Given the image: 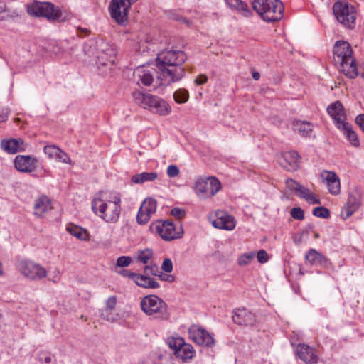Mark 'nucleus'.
<instances>
[{
	"label": "nucleus",
	"mask_w": 364,
	"mask_h": 364,
	"mask_svg": "<svg viewBox=\"0 0 364 364\" xmlns=\"http://www.w3.org/2000/svg\"><path fill=\"white\" fill-rule=\"evenodd\" d=\"M182 50H161V87L180 81L185 75L181 65L186 60Z\"/></svg>",
	"instance_id": "nucleus-1"
},
{
	"label": "nucleus",
	"mask_w": 364,
	"mask_h": 364,
	"mask_svg": "<svg viewBox=\"0 0 364 364\" xmlns=\"http://www.w3.org/2000/svg\"><path fill=\"white\" fill-rule=\"evenodd\" d=\"M333 53L335 61L340 64L341 71L350 79L355 78L358 75V71L349 43L345 41H336Z\"/></svg>",
	"instance_id": "nucleus-2"
},
{
	"label": "nucleus",
	"mask_w": 364,
	"mask_h": 364,
	"mask_svg": "<svg viewBox=\"0 0 364 364\" xmlns=\"http://www.w3.org/2000/svg\"><path fill=\"white\" fill-rule=\"evenodd\" d=\"M120 202L118 197H114V200L105 201L97 195L92 200V210L107 223H116L121 212Z\"/></svg>",
	"instance_id": "nucleus-3"
},
{
	"label": "nucleus",
	"mask_w": 364,
	"mask_h": 364,
	"mask_svg": "<svg viewBox=\"0 0 364 364\" xmlns=\"http://www.w3.org/2000/svg\"><path fill=\"white\" fill-rule=\"evenodd\" d=\"M252 5L264 21H278L283 16L284 5L279 0H254Z\"/></svg>",
	"instance_id": "nucleus-4"
},
{
	"label": "nucleus",
	"mask_w": 364,
	"mask_h": 364,
	"mask_svg": "<svg viewBox=\"0 0 364 364\" xmlns=\"http://www.w3.org/2000/svg\"><path fill=\"white\" fill-rule=\"evenodd\" d=\"M221 189V183L215 177L201 178L196 181L194 190L203 199L214 196Z\"/></svg>",
	"instance_id": "nucleus-5"
},
{
	"label": "nucleus",
	"mask_w": 364,
	"mask_h": 364,
	"mask_svg": "<svg viewBox=\"0 0 364 364\" xmlns=\"http://www.w3.org/2000/svg\"><path fill=\"white\" fill-rule=\"evenodd\" d=\"M19 272L31 281H40L48 276V271L38 263L31 260H22L18 264Z\"/></svg>",
	"instance_id": "nucleus-6"
},
{
	"label": "nucleus",
	"mask_w": 364,
	"mask_h": 364,
	"mask_svg": "<svg viewBox=\"0 0 364 364\" xmlns=\"http://www.w3.org/2000/svg\"><path fill=\"white\" fill-rule=\"evenodd\" d=\"M333 14L336 19L347 28H352L354 27L355 15L354 7L348 6L345 0H339L336 1L333 6Z\"/></svg>",
	"instance_id": "nucleus-7"
},
{
	"label": "nucleus",
	"mask_w": 364,
	"mask_h": 364,
	"mask_svg": "<svg viewBox=\"0 0 364 364\" xmlns=\"http://www.w3.org/2000/svg\"><path fill=\"white\" fill-rule=\"evenodd\" d=\"M27 11L30 15L46 17L51 21L58 19L61 14L58 8L48 2H36L27 7Z\"/></svg>",
	"instance_id": "nucleus-8"
},
{
	"label": "nucleus",
	"mask_w": 364,
	"mask_h": 364,
	"mask_svg": "<svg viewBox=\"0 0 364 364\" xmlns=\"http://www.w3.org/2000/svg\"><path fill=\"white\" fill-rule=\"evenodd\" d=\"M188 333V338L199 346L212 347L215 344V341L210 334L199 325H191Z\"/></svg>",
	"instance_id": "nucleus-9"
},
{
	"label": "nucleus",
	"mask_w": 364,
	"mask_h": 364,
	"mask_svg": "<svg viewBox=\"0 0 364 364\" xmlns=\"http://www.w3.org/2000/svg\"><path fill=\"white\" fill-rule=\"evenodd\" d=\"M131 4L129 0H112L109 4L112 18L119 23L127 21Z\"/></svg>",
	"instance_id": "nucleus-10"
},
{
	"label": "nucleus",
	"mask_w": 364,
	"mask_h": 364,
	"mask_svg": "<svg viewBox=\"0 0 364 364\" xmlns=\"http://www.w3.org/2000/svg\"><path fill=\"white\" fill-rule=\"evenodd\" d=\"M38 162L37 158L31 155H17L14 161L15 168L26 173L36 171Z\"/></svg>",
	"instance_id": "nucleus-11"
},
{
	"label": "nucleus",
	"mask_w": 364,
	"mask_h": 364,
	"mask_svg": "<svg viewBox=\"0 0 364 364\" xmlns=\"http://www.w3.org/2000/svg\"><path fill=\"white\" fill-rule=\"evenodd\" d=\"M360 200L361 193L358 188H354L349 192L347 202L341 213L343 219L351 216L359 208Z\"/></svg>",
	"instance_id": "nucleus-12"
},
{
	"label": "nucleus",
	"mask_w": 364,
	"mask_h": 364,
	"mask_svg": "<svg viewBox=\"0 0 364 364\" xmlns=\"http://www.w3.org/2000/svg\"><path fill=\"white\" fill-rule=\"evenodd\" d=\"M215 218L212 220L211 223L216 228L232 230L235 228L236 221L235 218L225 211H215Z\"/></svg>",
	"instance_id": "nucleus-13"
},
{
	"label": "nucleus",
	"mask_w": 364,
	"mask_h": 364,
	"mask_svg": "<svg viewBox=\"0 0 364 364\" xmlns=\"http://www.w3.org/2000/svg\"><path fill=\"white\" fill-rule=\"evenodd\" d=\"M135 102L138 105H143L144 108H148L153 112H158L159 100L157 96L146 93H142L136 91L132 93Z\"/></svg>",
	"instance_id": "nucleus-14"
},
{
	"label": "nucleus",
	"mask_w": 364,
	"mask_h": 364,
	"mask_svg": "<svg viewBox=\"0 0 364 364\" xmlns=\"http://www.w3.org/2000/svg\"><path fill=\"white\" fill-rule=\"evenodd\" d=\"M157 201L152 198H146L141 204L137 216V223L140 225L146 224L151 216L156 212Z\"/></svg>",
	"instance_id": "nucleus-15"
},
{
	"label": "nucleus",
	"mask_w": 364,
	"mask_h": 364,
	"mask_svg": "<svg viewBox=\"0 0 364 364\" xmlns=\"http://www.w3.org/2000/svg\"><path fill=\"white\" fill-rule=\"evenodd\" d=\"M183 230L182 225L176 227L172 222L164 220L161 226V239L171 241L182 237Z\"/></svg>",
	"instance_id": "nucleus-16"
},
{
	"label": "nucleus",
	"mask_w": 364,
	"mask_h": 364,
	"mask_svg": "<svg viewBox=\"0 0 364 364\" xmlns=\"http://www.w3.org/2000/svg\"><path fill=\"white\" fill-rule=\"evenodd\" d=\"M300 156L296 151L285 152L278 159L280 166L288 171H296L299 168Z\"/></svg>",
	"instance_id": "nucleus-17"
},
{
	"label": "nucleus",
	"mask_w": 364,
	"mask_h": 364,
	"mask_svg": "<svg viewBox=\"0 0 364 364\" xmlns=\"http://www.w3.org/2000/svg\"><path fill=\"white\" fill-rule=\"evenodd\" d=\"M296 355L306 364H316L318 362V357L316 350L304 343H299L296 348Z\"/></svg>",
	"instance_id": "nucleus-18"
},
{
	"label": "nucleus",
	"mask_w": 364,
	"mask_h": 364,
	"mask_svg": "<svg viewBox=\"0 0 364 364\" xmlns=\"http://www.w3.org/2000/svg\"><path fill=\"white\" fill-rule=\"evenodd\" d=\"M232 321L238 325H252L255 321V316L246 308L235 309L232 311Z\"/></svg>",
	"instance_id": "nucleus-19"
},
{
	"label": "nucleus",
	"mask_w": 364,
	"mask_h": 364,
	"mask_svg": "<svg viewBox=\"0 0 364 364\" xmlns=\"http://www.w3.org/2000/svg\"><path fill=\"white\" fill-rule=\"evenodd\" d=\"M305 259L311 265L321 266L327 269L332 267V263L328 258L313 248L306 253Z\"/></svg>",
	"instance_id": "nucleus-20"
},
{
	"label": "nucleus",
	"mask_w": 364,
	"mask_h": 364,
	"mask_svg": "<svg viewBox=\"0 0 364 364\" xmlns=\"http://www.w3.org/2000/svg\"><path fill=\"white\" fill-rule=\"evenodd\" d=\"M1 149L8 154H14L19 151H24L26 149V144L21 139H3L1 142Z\"/></svg>",
	"instance_id": "nucleus-21"
},
{
	"label": "nucleus",
	"mask_w": 364,
	"mask_h": 364,
	"mask_svg": "<svg viewBox=\"0 0 364 364\" xmlns=\"http://www.w3.org/2000/svg\"><path fill=\"white\" fill-rule=\"evenodd\" d=\"M52 209L51 200L46 196H41L34 201L33 214L38 218H42Z\"/></svg>",
	"instance_id": "nucleus-22"
},
{
	"label": "nucleus",
	"mask_w": 364,
	"mask_h": 364,
	"mask_svg": "<svg viewBox=\"0 0 364 364\" xmlns=\"http://www.w3.org/2000/svg\"><path fill=\"white\" fill-rule=\"evenodd\" d=\"M328 114L333 118L336 127H338V122H345V112L342 103L340 101H336L327 107Z\"/></svg>",
	"instance_id": "nucleus-23"
},
{
	"label": "nucleus",
	"mask_w": 364,
	"mask_h": 364,
	"mask_svg": "<svg viewBox=\"0 0 364 364\" xmlns=\"http://www.w3.org/2000/svg\"><path fill=\"white\" fill-rule=\"evenodd\" d=\"M141 306L143 311L147 315H152L159 311V299L156 296L149 295L145 296L141 301Z\"/></svg>",
	"instance_id": "nucleus-24"
},
{
	"label": "nucleus",
	"mask_w": 364,
	"mask_h": 364,
	"mask_svg": "<svg viewBox=\"0 0 364 364\" xmlns=\"http://www.w3.org/2000/svg\"><path fill=\"white\" fill-rule=\"evenodd\" d=\"M325 179L328 191L332 195H338L340 193L341 185L338 177L331 171H326L321 175Z\"/></svg>",
	"instance_id": "nucleus-25"
},
{
	"label": "nucleus",
	"mask_w": 364,
	"mask_h": 364,
	"mask_svg": "<svg viewBox=\"0 0 364 364\" xmlns=\"http://www.w3.org/2000/svg\"><path fill=\"white\" fill-rule=\"evenodd\" d=\"M339 125L337 127L343 132L346 138L349 141L350 144L354 147L360 146V141L357 133L353 129L352 125L347 122H338Z\"/></svg>",
	"instance_id": "nucleus-26"
},
{
	"label": "nucleus",
	"mask_w": 364,
	"mask_h": 364,
	"mask_svg": "<svg viewBox=\"0 0 364 364\" xmlns=\"http://www.w3.org/2000/svg\"><path fill=\"white\" fill-rule=\"evenodd\" d=\"M134 80L138 85H150L153 82V76L149 70L144 67H139L134 71Z\"/></svg>",
	"instance_id": "nucleus-27"
},
{
	"label": "nucleus",
	"mask_w": 364,
	"mask_h": 364,
	"mask_svg": "<svg viewBox=\"0 0 364 364\" xmlns=\"http://www.w3.org/2000/svg\"><path fill=\"white\" fill-rule=\"evenodd\" d=\"M295 194L300 198L304 199L309 204H321V200L317 198L309 188L300 184Z\"/></svg>",
	"instance_id": "nucleus-28"
},
{
	"label": "nucleus",
	"mask_w": 364,
	"mask_h": 364,
	"mask_svg": "<svg viewBox=\"0 0 364 364\" xmlns=\"http://www.w3.org/2000/svg\"><path fill=\"white\" fill-rule=\"evenodd\" d=\"M174 354L178 358H180L183 362H188L194 357L195 350L191 344L184 342L181 347L178 348Z\"/></svg>",
	"instance_id": "nucleus-29"
},
{
	"label": "nucleus",
	"mask_w": 364,
	"mask_h": 364,
	"mask_svg": "<svg viewBox=\"0 0 364 364\" xmlns=\"http://www.w3.org/2000/svg\"><path fill=\"white\" fill-rule=\"evenodd\" d=\"M66 230L73 236L82 241H87L90 240V235L88 232L82 227L68 224L66 227Z\"/></svg>",
	"instance_id": "nucleus-30"
},
{
	"label": "nucleus",
	"mask_w": 364,
	"mask_h": 364,
	"mask_svg": "<svg viewBox=\"0 0 364 364\" xmlns=\"http://www.w3.org/2000/svg\"><path fill=\"white\" fill-rule=\"evenodd\" d=\"M133 281L138 285L145 288H156L158 283L146 275L135 274Z\"/></svg>",
	"instance_id": "nucleus-31"
},
{
	"label": "nucleus",
	"mask_w": 364,
	"mask_h": 364,
	"mask_svg": "<svg viewBox=\"0 0 364 364\" xmlns=\"http://www.w3.org/2000/svg\"><path fill=\"white\" fill-rule=\"evenodd\" d=\"M153 257V250L150 248L138 250L135 252L134 259L143 264H147Z\"/></svg>",
	"instance_id": "nucleus-32"
},
{
	"label": "nucleus",
	"mask_w": 364,
	"mask_h": 364,
	"mask_svg": "<svg viewBox=\"0 0 364 364\" xmlns=\"http://www.w3.org/2000/svg\"><path fill=\"white\" fill-rule=\"evenodd\" d=\"M158 178L156 172H143L132 176V181L134 183H144L147 181H152Z\"/></svg>",
	"instance_id": "nucleus-33"
},
{
	"label": "nucleus",
	"mask_w": 364,
	"mask_h": 364,
	"mask_svg": "<svg viewBox=\"0 0 364 364\" xmlns=\"http://www.w3.org/2000/svg\"><path fill=\"white\" fill-rule=\"evenodd\" d=\"M293 129L295 132L302 136H308L312 131V125L305 121H296L293 124Z\"/></svg>",
	"instance_id": "nucleus-34"
},
{
	"label": "nucleus",
	"mask_w": 364,
	"mask_h": 364,
	"mask_svg": "<svg viewBox=\"0 0 364 364\" xmlns=\"http://www.w3.org/2000/svg\"><path fill=\"white\" fill-rule=\"evenodd\" d=\"M184 342L185 340L179 336H171L166 339L167 345L171 349L173 350L174 353L178 350V348L181 347Z\"/></svg>",
	"instance_id": "nucleus-35"
},
{
	"label": "nucleus",
	"mask_w": 364,
	"mask_h": 364,
	"mask_svg": "<svg viewBox=\"0 0 364 364\" xmlns=\"http://www.w3.org/2000/svg\"><path fill=\"white\" fill-rule=\"evenodd\" d=\"M173 99L178 104L186 103L189 99V92L184 88H180L173 93Z\"/></svg>",
	"instance_id": "nucleus-36"
},
{
	"label": "nucleus",
	"mask_w": 364,
	"mask_h": 364,
	"mask_svg": "<svg viewBox=\"0 0 364 364\" xmlns=\"http://www.w3.org/2000/svg\"><path fill=\"white\" fill-rule=\"evenodd\" d=\"M313 215L318 218L326 219L330 217V211L325 207L318 206L314 208Z\"/></svg>",
	"instance_id": "nucleus-37"
},
{
	"label": "nucleus",
	"mask_w": 364,
	"mask_h": 364,
	"mask_svg": "<svg viewBox=\"0 0 364 364\" xmlns=\"http://www.w3.org/2000/svg\"><path fill=\"white\" fill-rule=\"evenodd\" d=\"M60 148L55 145H48L43 149L44 153L50 159L55 160L58 154L59 153Z\"/></svg>",
	"instance_id": "nucleus-38"
},
{
	"label": "nucleus",
	"mask_w": 364,
	"mask_h": 364,
	"mask_svg": "<svg viewBox=\"0 0 364 364\" xmlns=\"http://www.w3.org/2000/svg\"><path fill=\"white\" fill-rule=\"evenodd\" d=\"M255 257L253 252H246L242 255L238 259V264L240 266H245L248 264Z\"/></svg>",
	"instance_id": "nucleus-39"
},
{
	"label": "nucleus",
	"mask_w": 364,
	"mask_h": 364,
	"mask_svg": "<svg viewBox=\"0 0 364 364\" xmlns=\"http://www.w3.org/2000/svg\"><path fill=\"white\" fill-rule=\"evenodd\" d=\"M48 280L53 283H58L60 279V272L57 267L53 268L50 272H48Z\"/></svg>",
	"instance_id": "nucleus-40"
},
{
	"label": "nucleus",
	"mask_w": 364,
	"mask_h": 364,
	"mask_svg": "<svg viewBox=\"0 0 364 364\" xmlns=\"http://www.w3.org/2000/svg\"><path fill=\"white\" fill-rule=\"evenodd\" d=\"M300 184L301 183H299L296 181H295L294 179L291 178H287L285 181V185H286L287 188L291 192H293L294 193L296 192V190L299 187Z\"/></svg>",
	"instance_id": "nucleus-41"
},
{
	"label": "nucleus",
	"mask_w": 364,
	"mask_h": 364,
	"mask_svg": "<svg viewBox=\"0 0 364 364\" xmlns=\"http://www.w3.org/2000/svg\"><path fill=\"white\" fill-rule=\"evenodd\" d=\"M132 258L128 256H121L117 259L116 266L119 267H125L129 266L132 262Z\"/></svg>",
	"instance_id": "nucleus-42"
},
{
	"label": "nucleus",
	"mask_w": 364,
	"mask_h": 364,
	"mask_svg": "<svg viewBox=\"0 0 364 364\" xmlns=\"http://www.w3.org/2000/svg\"><path fill=\"white\" fill-rule=\"evenodd\" d=\"M290 213L294 219L301 220L304 218V212L301 208H293Z\"/></svg>",
	"instance_id": "nucleus-43"
},
{
	"label": "nucleus",
	"mask_w": 364,
	"mask_h": 364,
	"mask_svg": "<svg viewBox=\"0 0 364 364\" xmlns=\"http://www.w3.org/2000/svg\"><path fill=\"white\" fill-rule=\"evenodd\" d=\"M173 262L171 259L165 258L163 260L161 269L166 273H170L173 271Z\"/></svg>",
	"instance_id": "nucleus-44"
},
{
	"label": "nucleus",
	"mask_w": 364,
	"mask_h": 364,
	"mask_svg": "<svg viewBox=\"0 0 364 364\" xmlns=\"http://www.w3.org/2000/svg\"><path fill=\"white\" fill-rule=\"evenodd\" d=\"M117 304V297L115 296H109L106 301L105 311H112Z\"/></svg>",
	"instance_id": "nucleus-45"
},
{
	"label": "nucleus",
	"mask_w": 364,
	"mask_h": 364,
	"mask_svg": "<svg viewBox=\"0 0 364 364\" xmlns=\"http://www.w3.org/2000/svg\"><path fill=\"white\" fill-rule=\"evenodd\" d=\"M179 168L176 165H170L167 168V175L169 178H174L178 176L179 174Z\"/></svg>",
	"instance_id": "nucleus-46"
},
{
	"label": "nucleus",
	"mask_w": 364,
	"mask_h": 364,
	"mask_svg": "<svg viewBox=\"0 0 364 364\" xmlns=\"http://www.w3.org/2000/svg\"><path fill=\"white\" fill-rule=\"evenodd\" d=\"M171 112V105L167 102L161 99V115H168Z\"/></svg>",
	"instance_id": "nucleus-47"
},
{
	"label": "nucleus",
	"mask_w": 364,
	"mask_h": 364,
	"mask_svg": "<svg viewBox=\"0 0 364 364\" xmlns=\"http://www.w3.org/2000/svg\"><path fill=\"white\" fill-rule=\"evenodd\" d=\"M55 160L58 161H60V162L65 163V164L70 163V159L69 156L65 152L62 151L61 149H60L59 153L58 154V156H57Z\"/></svg>",
	"instance_id": "nucleus-48"
},
{
	"label": "nucleus",
	"mask_w": 364,
	"mask_h": 364,
	"mask_svg": "<svg viewBox=\"0 0 364 364\" xmlns=\"http://www.w3.org/2000/svg\"><path fill=\"white\" fill-rule=\"evenodd\" d=\"M257 258L259 263L264 264L269 260V256L267 252L264 250H260L257 252Z\"/></svg>",
	"instance_id": "nucleus-49"
},
{
	"label": "nucleus",
	"mask_w": 364,
	"mask_h": 364,
	"mask_svg": "<svg viewBox=\"0 0 364 364\" xmlns=\"http://www.w3.org/2000/svg\"><path fill=\"white\" fill-rule=\"evenodd\" d=\"M236 9L242 11L245 16H249L251 14V11L248 8L247 4L242 1L239 2V5L236 7Z\"/></svg>",
	"instance_id": "nucleus-50"
},
{
	"label": "nucleus",
	"mask_w": 364,
	"mask_h": 364,
	"mask_svg": "<svg viewBox=\"0 0 364 364\" xmlns=\"http://www.w3.org/2000/svg\"><path fill=\"white\" fill-rule=\"evenodd\" d=\"M171 213L174 217L181 218L186 215V212L183 209L179 208H174L171 210Z\"/></svg>",
	"instance_id": "nucleus-51"
},
{
	"label": "nucleus",
	"mask_w": 364,
	"mask_h": 364,
	"mask_svg": "<svg viewBox=\"0 0 364 364\" xmlns=\"http://www.w3.org/2000/svg\"><path fill=\"white\" fill-rule=\"evenodd\" d=\"M356 124L364 132V114H358L355 119Z\"/></svg>",
	"instance_id": "nucleus-52"
},
{
	"label": "nucleus",
	"mask_w": 364,
	"mask_h": 364,
	"mask_svg": "<svg viewBox=\"0 0 364 364\" xmlns=\"http://www.w3.org/2000/svg\"><path fill=\"white\" fill-rule=\"evenodd\" d=\"M161 281L172 283L175 281V277L172 274L161 272Z\"/></svg>",
	"instance_id": "nucleus-53"
},
{
	"label": "nucleus",
	"mask_w": 364,
	"mask_h": 364,
	"mask_svg": "<svg viewBox=\"0 0 364 364\" xmlns=\"http://www.w3.org/2000/svg\"><path fill=\"white\" fill-rule=\"evenodd\" d=\"M161 319H165L168 318V314L166 313V303L161 299Z\"/></svg>",
	"instance_id": "nucleus-54"
},
{
	"label": "nucleus",
	"mask_w": 364,
	"mask_h": 364,
	"mask_svg": "<svg viewBox=\"0 0 364 364\" xmlns=\"http://www.w3.org/2000/svg\"><path fill=\"white\" fill-rule=\"evenodd\" d=\"M145 273L146 275L151 274L152 275H156L158 272V267L156 265L153 266H146L145 267Z\"/></svg>",
	"instance_id": "nucleus-55"
},
{
	"label": "nucleus",
	"mask_w": 364,
	"mask_h": 364,
	"mask_svg": "<svg viewBox=\"0 0 364 364\" xmlns=\"http://www.w3.org/2000/svg\"><path fill=\"white\" fill-rule=\"evenodd\" d=\"M208 81V77L205 75H198L194 80V82L197 85H201L206 83Z\"/></svg>",
	"instance_id": "nucleus-56"
},
{
	"label": "nucleus",
	"mask_w": 364,
	"mask_h": 364,
	"mask_svg": "<svg viewBox=\"0 0 364 364\" xmlns=\"http://www.w3.org/2000/svg\"><path fill=\"white\" fill-rule=\"evenodd\" d=\"M151 232L159 235V220H156L151 223L149 228Z\"/></svg>",
	"instance_id": "nucleus-57"
},
{
	"label": "nucleus",
	"mask_w": 364,
	"mask_h": 364,
	"mask_svg": "<svg viewBox=\"0 0 364 364\" xmlns=\"http://www.w3.org/2000/svg\"><path fill=\"white\" fill-rule=\"evenodd\" d=\"M118 273L124 277H128V278L131 279L132 280H133V279L135 276V274H136V273H134L132 272H130V271H128L126 269L121 270V271L118 272Z\"/></svg>",
	"instance_id": "nucleus-58"
},
{
	"label": "nucleus",
	"mask_w": 364,
	"mask_h": 364,
	"mask_svg": "<svg viewBox=\"0 0 364 364\" xmlns=\"http://www.w3.org/2000/svg\"><path fill=\"white\" fill-rule=\"evenodd\" d=\"M172 18H175L176 20H177L179 22L186 23L188 26H191L192 25V23L190 21H188V19H186V18H184L183 16H178L176 14H173L172 16Z\"/></svg>",
	"instance_id": "nucleus-59"
},
{
	"label": "nucleus",
	"mask_w": 364,
	"mask_h": 364,
	"mask_svg": "<svg viewBox=\"0 0 364 364\" xmlns=\"http://www.w3.org/2000/svg\"><path fill=\"white\" fill-rule=\"evenodd\" d=\"M108 311H102L100 316V318L105 319V320H107V321H113L114 320V317L112 315H110L109 314L107 313Z\"/></svg>",
	"instance_id": "nucleus-60"
},
{
	"label": "nucleus",
	"mask_w": 364,
	"mask_h": 364,
	"mask_svg": "<svg viewBox=\"0 0 364 364\" xmlns=\"http://www.w3.org/2000/svg\"><path fill=\"white\" fill-rule=\"evenodd\" d=\"M226 3L232 8L236 9L241 0H225Z\"/></svg>",
	"instance_id": "nucleus-61"
},
{
	"label": "nucleus",
	"mask_w": 364,
	"mask_h": 364,
	"mask_svg": "<svg viewBox=\"0 0 364 364\" xmlns=\"http://www.w3.org/2000/svg\"><path fill=\"white\" fill-rule=\"evenodd\" d=\"M8 114H9V112H8L7 109H5V110L3 109V110L0 111V122H2L7 119Z\"/></svg>",
	"instance_id": "nucleus-62"
},
{
	"label": "nucleus",
	"mask_w": 364,
	"mask_h": 364,
	"mask_svg": "<svg viewBox=\"0 0 364 364\" xmlns=\"http://www.w3.org/2000/svg\"><path fill=\"white\" fill-rule=\"evenodd\" d=\"M6 4L0 0V14L6 11Z\"/></svg>",
	"instance_id": "nucleus-63"
},
{
	"label": "nucleus",
	"mask_w": 364,
	"mask_h": 364,
	"mask_svg": "<svg viewBox=\"0 0 364 364\" xmlns=\"http://www.w3.org/2000/svg\"><path fill=\"white\" fill-rule=\"evenodd\" d=\"M252 78L255 80H259V78H260V74L258 73V72H254L252 73Z\"/></svg>",
	"instance_id": "nucleus-64"
}]
</instances>
